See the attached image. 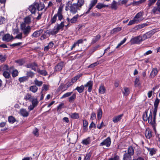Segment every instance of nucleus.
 I'll use <instances>...</instances> for the list:
<instances>
[{
  "label": "nucleus",
  "mask_w": 160,
  "mask_h": 160,
  "mask_svg": "<svg viewBox=\"0 0 160 160\" xmlns=\"http://www.w3.org/2000/svg\"><path fill=\"white\" fill-rule=\"evenodd\" d=\"M99 64V62H95L93 63H92L90 65L88 66V68H93L94 67H95L97 66Z\"/></svg>",
  "instance_id": "obj_57"
},
{
  "label": "nucleus",
  "mask_w": 160,
  "mask_h": 160,
  "mask_svg": "<svg viewBox=\"0 0 160 160\" xmlns=\"http://www.w3.org/2000/svg\"><path fill=\"white\" fill-rule=\"evenodd\" d=\"M108 160H120V159L118 156L115 154L113 158H111Z\"/></svg>",
  "instance_id": "obj_58"
},
{
  "label": "nucleus",
  "mask_w": 160,
  "mask_h": 160,
  "mask_svg": "<svg viewBox=\"0 0 160 160\" xmlns=\"http://www.w3.org/2000/svg\"><path fill=\"white\" fill-rule=\"evenodd\" d=\"M43 32L42 29L37 30L33 33L32 35V38H37Z\"/></svg>",
  "instance_id": "obj_17"
},
{
  "label": "nucleus",
  "mask_w": 160,
  "mask_h": 160,
  "mask_svg": "<svg viewBox=\"0 0 160 160\" xmlns=\"http://www.w3.org/2000/svg\"><path fill=\"white\" fill-rule=\"evenodd\" d=\"M72 93V92H68L64 94H63L62 96L60 98L62 99L63 98H66V97H68L69 96H70Z\"/></svg>",
  "instance_id": "obj_48"
},
{
  "label": "nucleus",
  "mask_w": 160,
  "mask_h": 160,
  "mask_svg": "<svg viewBox=\"0 0 160 160\" xmlns=\"http://www.w3.org/2000/svg\"><path fill=\"white\" fill-rule=\"evenodd\" d=\"M38 5V3L35 2L29 7L28 9L32 14H34L37 10V7Z\"/></svg>",
  "instance_id": "obj_8"
},
{
  "label": "nucleus",
  "mask_w": 160,
  "mask_h": 160,
  "mask_svg": "<svg viewBox=\"0 0 160 160\" xmlns=\"http://www.w3.org/2000/svg\"><path fill=\"white\" fill-rule=\"evenodd\" d=\"M92 153L91 152L87 153L85 157L83 160H90Z\"/></svg>",
  "instance_id": "obj_42"
},
{
  "label": "nucleus",
  "mask_w": 160,
  "mask_h": 160,
  "mask_svg": "<svg viewBox=\"0 0 160 160\" xmlns=\"http://www.w3.org/2000/svg\"><path fill=\"white\" fill-rule=\"evenodd\" d=\"M102 114V109L99 108L98 110L97 118L98 120L101 118Z\"/></svg>",
  "instance_id": "obj_41"
},
{
  "label": "nucleus",
  "mask_w": 160,
  "mask_h": 160,
  "mask_svg": "<svg viewBox=\"0 0 160 160\" xmlns=\"http://www.w3.org/2000/svg\"><path fill=\"white\" fill-rule=\"evenodd\" d=\"M122 92L124 95L127 96L129 93V89L128 88L124 87L123 88V90L122 91Z\"/></svg>",
  "instance_id": "obj_32"
},
{
  "label": "nucleus",
  "mask_w": 160,
  "mask_h": 160,
  "mask_svg": "<svg viewBox=\"0 0 160 160\" xmlns=\"http://www.w3.org/2000/svg\"><path fill=\"white\" fill-rule=\"evenodd\" d=\"M91 142L90 139L89 138H88L82 141V142L83 144L85 145L89 144Z\"/></svg>",
  "instance_id": "obj_45"
},
{
  "label": "nucleus",
  "mask_w": 160,
  "mask_h": 160,
  "mask_svg": "<svg viewBox=\"0 0 160 160\" xmlns=\"http://www.w3.org/2000/svg\"><path fill=\"white\" fill-rule=\"evenodd\" d=\"M86 39L85 38L84 39H80L78 40L76 42L78 44V46H79V44H82L83 43V42L84 41H86Z\"/></svg>",
  "instance_id": "obj_56"
},
{
  "label": "nucleus",
  "mask_w": 160,
  "mask_h": 160,
  "mask_svg": "<svg viewBox=\"0 0 160 160\" xmlns=\"http://www.w3.org/2000/svg\"><path fill=\"white\" fill-rule=\"evenodd\" d=\"M38 90V88L36 85L31 86L29 87V90L33 93L36 92Z\"/></svg>",
  "instance_id": "obj_29"
},
{
  "label": "nucleus",
  "mask_w": 160,
  "mask_h": 160,
  "mask_svg": "<svg viewBox=\"0 0 160 160\" xmlns=\"http://www.w3.org/2000/svg\"><path fill=\"white\" fill-rule=\"evenodd\" d=\"M33 133L36 136H38L39 135L38 130L37 128H35L33 131Z\"/></svg>",
  "instance_id": "obj_62"
},
{
  "label": "nucleus",
  "mask_w": 160,
  "mask_h": 160,
  "mask_svg": "<svg viewBox=\"0 0 160 160\" xmlns=\"http://www.w3.org/2000/svg\"><path fill=\"white\" fill-rule=\"evenodd\" d=\"M32 102V104L35 107H36L38 104V102L37 98H35L32 97V100L30 101Z\"/></svg>",
  "instance_id": "obj_37"
},
{
  "label": "nucleus",
  "mask_w": 160,
  "mask_h": 160,
  "mask_svg": "<svg viewBox=\"0 0 160 160\" xmlns=\"http://www.w3.org/2000/svg\"><path fill=\"white\" fill-rule=\"evenodd\" d=\"M59 89L62 91H64L67 89L66 84L62 83L59 87Z\"/></svg>",
  "instance_id": "obj_36"
},
{
  "label": "nucleus",
  "mask_w": 160,
  "mask_h": 160,
  "mask_svg": "<svg viewBox=\"0 0 160 160\" xmlns=\"http://www.w3.org/2000/svg\"><path fill=\"white\" fill-rule=\"evenodd\" d=\"M6 58V57L5 56H3L1 54H0V61L1 62H4Z\"/></svg>",
  "instance_id": "obj_59"
},
{
  "label": "nucleus",
  "mask_w": 160,
  "mask_h": 160,
  "mask_svg": "<svg viewBox=\"0 0 160 160\" xmlns=\"http://www.w3.org/2000/svg\"><path fill=\"white\" fill-rule=\"evenodd\" d=\"M12 77L14 78L18 75V72L16 69L14 70L12 72Z\"/></svg>",
  "instance_id": "obj_52"
},
{
  "label": "nucleus",
  "mask_w": 160,
  "mask_h": 160,
  "mask_svg": "<svg viewBox=\"0 0 160 160\" xmlns=\"http://www.w3.org/2000/svg\"><path fill=\"white\" fill-rule=\"evenodd\" d=\"M137 20H136L134 18L133 20H130L128 24V25L129 26L133 24L136 23H138V22H137Z\"/></svg>",
  "instance_id": "obj_54"
},
{
  "label": "nucleus",
  "mask_w": 160,
  "mask_h": 160,
  "mask_svg": "<svg viewBox=\"0 0 160 160\" xmlns=\"http://www.w3.org/2000/svg\"><path fill=\"white\" fill-rule=\"evenodd\" d=\"M31 18L29 16L26 17L24 18V23H25L26 24H29L31 22Z\"/></svg>",
  "instance_id": "obj_44"
},
{
  "label": "nucleus",
  "mask_w": 160,
  "mask_h": 160,
  "mask_svg": "<svg viewBox=\"0 0 160 160\" xmlns=\"http://www.w3.org/2000/svg\"><path fill=\"white\" fill-rule=\"evenodd\" d=\"M64 66V63L62 62H61L58 63L54 67V72H56L61 71L62 70Z\"/></svg>",
  "instance_id": "obj_11"
},
{
  "label": "nucleus",
  "mask_w": 160,
  "mask_h": 160,
  "mask_svg": "<svg viewBox=\"0 0 160 160\" xmlns=\"http://www.w3.org/2000/svg\"><path fill=\"white\" fill-rule=\"evenodd\" d=\"M106 91V89L102 84L99 87V92L101 94H104Z\"/></svg>",
  "instance_id": "obj_23"
},
{
  "label": "nucleus",
  "mask_w": 160,
  "mask_h": 160,
  "mask_svg": "<svg viewBox=\"0 0 160 160\" xmlns=\"http://www.w3.org/2000/svg\"><path fill=\"white\" fill-rule=\"evenodd\" d=\"M123 160H132V156L125 153L123 156Z\"/></svg>",
  "instance_id": "obj_39"
},
{
  "label": "nucleus",
  "mask_w": 160,
  "mask_h": 160,
  "mask_svg": "<svg viewBox=\"0 0 160 160\" xmlns=\"http://www.w3.org/2000/svg\"><path fill=\"white\" fill-rule=\"evenodd\" d=\"M20 28L23 33L24 35V37L27 36L30 33L31 30V27L29 25H27L24 23L21 24Z\"/></svg>",
  "instance_id": "obj_4"
},
{
  "label": "nucleus",
  "mask_w": 160,
  "mask_h": 160,
  "mask_svg": "<svg viewBox=\"0 0 160 160\" xmlns=\"http://www.w3.org/2000/svg\"><path fill=\"white\" fill-rule=\"evenodd\" d=\"M3 75L6 78H9L10 77V73L7 71H4L3 73Z\"/></svg>",
  "instance_id": "obj_47"
},
{
  "label": "nucleus",
  "mask_w": 160,
  "mask_h": 160,
  "mask_svg": "<svg viewBox=\"0 0 160 160\" xmlns=\"http://www.w3.org/2000/svg\"><path fill=\"white\" fill-rule=\"evenodd\" d=\"M92 81H90L88 82L85 85H84V87H88V92H91L92 89Z\"/></svg>",
  "instance_id": "obj_16"
},
{
  "label": "nucleus",
  "mask_w": 160,
  "mask_h": 160,
  "mask_svg": "<svg viewBox=\"0 0 160 160\" xmlns=\"http://www.w3.org/2000/svg\"><path fill=\"white\" fill-rule=\"evenodd\" d=\"M121 28L117 27V28H116L113 29L112 30V31H111V32L112 33H117V32H119V31H121Z\"/></svg>",
  "instance_id": "obj_51"
},
{
  "label": "nucleus",
  "mask_w": 160,
  "mask_h": 160,
  "mask_svg": "<svg viewBox=\"0 0 160 160\" xmlns=\"http://www.w3.org/2000/svg\"><path fill=\"white\" fill-rule=\"evenodd\" d=\"M96 128V125L93 122H92L90 124L89 126V129L91 130L92 128Z\"/></svg>",
  "instance_id": "obj_63"
},
{
  "label": "nucleus",
  "mask_w": 160,
  "mask_h": 160,
  "mask_svg": "<svg viewBox=\"0 0 160 160\" xmlns=\"http://www.w3.org/2000/svg\"><path fill=\"white\" fill-rule=\"evenodd\" d=\"M79 17V15L78 14H77L76 15L73 16L71 19V23L72 24L76 23L78 21V19Z\"/></svg>",
  "instance_id": "obj_21"
},
{
  "label": "nucleus",
  "mask_w": 160,
  "mask_h": 160,
  "mask_svg": "<svg viewBox=\"0 0 160 160\" xmlns=\"http://www.w3.org/2000/svg\"><path fill=\"white\" fill-rule=\"evenodd\" d=\"M143 15V12H140L137 13L134 17V18L136 20H137V22L138 23L141 21L142 20V17Z\"/></svg>",
  "instance_id": "obj_10"
},
{
  "label": "nucleus",
  "mask_w": 160,
  "mask_h": 160,
  "mask_svg": "<svg viewBox=\"0 0 160 160\" xmlns=\"http://www.w3.org/2000/svg\"><path fill=\"white\" fill-rule=\"evenodd\" d=\"M120 5V3L119 2H117L114 0L110 4V7L112 10H116L118 9Z\"/></svg>",
  "instance_id": "obj_9"
},
{
  "label": "nucleus",
  "mask_w": 160,
  "mask_h": 160,
  "mask_svg": "<svg viewBox=\"0 0 160 160\" xmlns=\"http://www.w3.org/2000/svg\"><path fill=\"white\" fill-rule=\"evenodd\" d=\"M70 117L72 119H78L79 118V116L78 113L74 112L69 114Z\"/></svg>",
  "instance_id": "obj_28"
},
{
  "label": "nucleus",
  "mask_w": 160,
  "mask_h": 160,
  "mask_svg": "<svg viewBox=\"0 0 160 160\" xmlns=\"http://www.w3.org/2000/svg\"><path fill=\"white\" fill-rule=\"evenodd\" d=\"M15 62L18 63L19 65H23L24 62L22 60H16V61Z\"/></svg>",
  "instance_id": "obj_64"
},
{
  "label": "nucleus",
  "mask_w": 160,
  "mask_h": 160,
  "mask_svg": "<svg viewBox=\"0 0 160 160\" xmlns=\"http://www.w3.org/2000/svg\"><path fill=\"white\" fill-rule=\"evenodd\" d=\"M157 0H149L148 6L149 7L153 5L156 1Z\"/></svg>",
  "instance_id": "obj_53"
},
{
  "label": "nucleus",
  "mask_w": 160,
  "mask_h": 160,
  "mask_svg": "<svg viewBox=\"0 0 160 160\" xmlns=\"http://www.w3.org/2000/svg\"><path fill=\"white\" fill-rule=\"evenodd\" d=\"M48 36H47V33L46 32H45L41 37V39L42 40H43L48 38Z\"/></svg>",
  "instance_id": "obj_61"
},
{
  "label": "nucleus",
  "mask_w": 160,
  "mask_h": 160,
  "mask_svg": "<svg viewBox=\"0 0 160 160\" xmlns=\"http://www.w3.org/2000/svg\"><path fill=\"white\" fill-rule=\"evenodd\" d=\"M123 116V114H121L118 116L114 117L112 119V121L115 123L120 121L121 119Z\"/></svg>",
  "instance_id": "obj_18"
},
{
  "label": "nucleus",
  "mask_w": 160,
  "mask_h": 160,
  "mask_svg": "<svg viewBox=\"0 0 160 160\" xmlns=\"http://www.w3.org/2000/svg\"><path fill=\"white\" fill-rule=\"evenodd\" d=\"M20 112L21 115L24 117H27L29 114V111H28L24 108L20 109Z\"/></svg>",
  "instance_id": "obj_15"
},
{
  "label": "nucleus",
  "mask_w": 160,
  "mask_h": 160,
  "mask_svg": "<svg viewBox=\"0 0 160 160\" xmlns=\"http://www.w3.org/2000/svg\"><path fill=\"white\" fill-rule=\"evenodd\" d=\"M37 71L38 73L44 76H46L48 74L47 72L45 70H41L38 68Z\"/></svg>",
  "instance_id": "obj_25"
},
{
  "label": "nucleus",
  "mask_w": 160,
  "mask_h": 160,
  "mask_svg": "<svg viewBox=\"0 0 160 160\" xmlns=\"http://www.w3.org/2000/svg\"><path fill=\"white\" fill-rule=\"evenodd\" d=\"M146 114L143 115V119L144 121L148 120L149 123H150L152 126H154L155 123L156 118L154 117H152V113L150 111L149 116L147 114L148 112L146 111Z\"/></svg>",
  "instance_id": "obj_3"
},
{
  "label": "nucleus",
  "mask_w": 160,
  "mask_h": 160,
  "mask_svg": "<svg viewBox=\"0 0 160 160\" xmlns=\"http://www.w3.org/2000/svg\"><path fill=\"white\" fill-rule=\"evenodd\" d=\"M28 80V76H25L19 78L18 81L20 82H24Z\"/></svg>",
  "instance_id": "obj_31"
},
{
  "label": "nucleus",
  "mask_w": 160,
  "mask_h": 160,
  "mask_svg": "<svg viewBox=\"0 0 160 160\" xmlns=\"http://www.w3.org/2000/svg\"><path fill=\"white\" fill-rule=\"evenodd\" d=\"M81 9L76 3L72 4L70 1L68 2L66 4L65 6V9L66 10L68 9L70 10L71 13L73 14H75L78 12V11H80Z\"/></svg>",
  "instance_id": "obj_1"
},
{
  "label": "nucleus",
  "mask_w": 160,
  "mask_h": 160,
  "mask_svg": "<svg viewBox=\"0 0 160 160\" xmlns=\"http://www.w3.org/2000/svg\"><path fill=\"white\" fill-rule=\"evenodd\" d=\"M152 12L154 15L159 14L158 7H154L152 10Z\"/></svg>",
  "instance_id": "obj_26"
},
{
  "label": "nucleus",
  "mask_w": 160,
  "mask_h": 160,
  "mask_svg": "<svg viewBox=\"0 0 160 160\" xmlns=\"http://www.w3.org/2000/svg\"><path fill=\"white\" fill-rule=\"evenodd\" d=\"M108 5H105L101 3H98L96 5V7L98 9H101L103 8L108 7Z\"/></svg>",
  "instance_id": "obj_34"
},
{
  "label": "nucleus",
  "mask_w": 160,
  "mask_h": 160,
  "mask_svg": "<svg viewBox=\"0 0 160 160\" xmlns=\"http://www.w3.org/2000/svg\"><path fill=\"white\" fill-rule=\"evenodd\" d=\"M49 86L46 85L44 84L43 85V87H42V91H47L48 90Z\"/></svg>",
  "instance_id": "obj_55"
},
{
  "label": "nucleus",
  "mask_w": 160,
  "mask_h": 160,
  "mask_svg": "<svg viewBox=\"0 0 160 160\" xmlns=\"http://www.w3.org/2000/svg\"><path fill=\"white\" fill-rule=\"evenodd\" d=\"M0 70L1 71H7L9 70L8 67L7 65H2L0 68Z\"/></svg>",
  "instance_id": "obj_35"
},
{
  "label": "nucleus",
  "mask_w": 160,
  "mask_h": 160,
  "mask_svg": "<svg viewBox=\"0 0 160 160\" xmlns=\"http://www.w3.org/2000/svg\"><path fill=\"white\" fill-rule=\"evenodd\" d=\"M64 26V21L61 22L60 24H57L54 26L53 30L50 32V33L52 35L57 34L60 30H62L63 29Z\"/></svg>",
  "instance_id": "obj_5"
},
{
  "label": "nucleus",
  "mask_w": 160,
  "mask_h": 160,
  "mask_svg": "<svg viewBox=\"0 0 160 160\" xmlns=\"http://www.w3.org/2000/svg\"><path fill=\"white\" fill-rule=\"evenodd\" d=\"M63 6L64 5L62 4L60 5L58 8L57 13L55 14L51 18L50 22L51 24L54 23L56 22L57 17H58V20L60 21L64 19L62 15V10Z\"/></svg>",
  "instance_id": "obj_2"
},
{
  "label": "nucleus",
  "mask_w": 160,
  "mask_h": 160,
  "mask_svg": "<svg viewBox=\"0 0 160 160\" xmlns=\"http://www.w3.org/2000/svg\"><path fill=\"white\" fill-rule=\"evenodd\" d=\"M158 72V71L157 68H153L150 74V77L153 78L157 74Z\"/></svg>",
  "instance_id": "obj_22"
},
{
  "label": "nucleus",
  "mask_w": 160,
  "mask_h": 160,
  "mask_svg": "<svg viewBox=\"0 0 160 160\" xmlns=\"http://www.w3.org/2000/svg\"><path fill=\"white\" fill-rule=\"evenodd\" d=\"M85 3V0H77V2L76 3L81 8Z\"/></svg>",
  "instance_id": "obj_33"
},
{
  "label": "nucleus",
  "mask_w": 160,
  "mask_h": 160,
  "mask_svg": "<svg viewBox=\"0 0 160 160\" xmlns=\"http://www.w3.org/2000/svg\"><path fill=\"white\" fill-rule=\"evenodd\" d=\"M111 143V138L109 137H108L100 144L99 146H105L106 147H108L110 145Z\"/></svg>",
  "instance_id": "obj_6"
},
{
  "label": "nucleus",
  "mask_w": 160,
  "mask_h": 160,
  "mask_svg": "<svg viewBox=\"0 0 160 160\" xmlns=\"http://www.w3.org/2000/svg\"><path fill=\"white\" fill-rule=\"evenodd\" d=\"M84 88V86L83 85H82L80 87H77L75 88V90H77L79 93H81L83 92Z\"/></svg>",
  "instance_id": "obj_38"
},
{
  "label": "nucleus",
  "mask_w": 160,
  "mask_h": 160,
  "mask_svg": "<svg viewBox=\"0 0 160 160\" xmlns=\"http://www.w3.org/2000/svg\"><path fill=\"white\" fill-rule=\"evenodd\" d=\"M101 38V36L99 34H98L95 36L92 39V43L94 44L98 41Z\"/></svg>",
  "instance_id": "obj_30"
},
{
  "label": "nucleus",
  "mask_w": 160,
  "mask_h": 160,
  "mask_svg": "<svg viewBox=\"0 0 160 160\" xmlns=\"http://www.w3.org/2000/svg\"><path fill=\"white\" fill-rule=\"evenodd\" d=\"M97 0H92L89 5V7L91 8H93L97 3Z\"/></svg>",
  "instance_id": "obj_50"
},
{
  "label": "nucleus",
  "mask_w": 160,
  "mask_h": 160,
  "mask_svg": "<svg viewBox=\"0 0 160 160\" xmlns=\"http://www.w3.org/2000/svg\"><path fill=\"white\" fill-rule=\"evenodd\" d=\"M8 121L10 123H13L15 122L16 119L13 117L11 116L8 117Z\"/></svg>",
  "instance_id": "obj_49"
},
{
  "label": "nucleus",
  "mask_w": 160,
  "mask_h": 160,
  "mask_svg": "<svg viewBox=\"0 0 160 160\" xmlns=\"http://www.w3.org/2000/svg\"><path fill=\"white\" fill-rule=\"evenodd\" d=\"M26 74L27 75V76H28V78L29 77L32 78L34 76L35 73L32 71H30L27 72Z\"/></svg>",
  "instance_id": "obj_46"
},
{
  "label": "nucleus",
  "mask_w": 160,
  "mask_h": 160,
  "mask_svg": "<svg viewBox=\"0 0 160 160\" xmlns=\"http://www.w3.org/2000/svg\"><path fill=\"white\" fill-rule=\"evenodd\" d=\"M13 37L12 36L10 35L9 34H7L4 35L2 38L3 41L9 42L12 40L13 39Z\"/></svg>",
  "instance_id": "obj_12"
},
{
  "label": "nucleus",
  "mask_w": 160,
  "mask_h": 160,
  "mask_svg": "<svg viewBox=\"0 0 160 160\" xmlns=\"http://www.w3.org/2000/svg\"><path fill=\"white\" fill-rule=\"evenodd\" d=\"M38 5L37 7V9L38 11H42L44 8V5L43 3H38Z\"/></svg>",
  "instance_id": "obj_43"
},
{
  "label": "nucleus",
  "mask_w": 160,
  "mask_h": 160,
  "mask_svg": "<svg viewBox=\"0 0 160 160\" xmlns=\"http://www.w3.org/2000/svg\"><path fill=\"white\" fill-rule=\"evenodd\" d=\"M159 102V100L158 98H157L154 102V107L158 108Z\"/></svg>",
  "instance_id": "obj_60"
},
{
  "label": "nucleus",
  "mask_w": 160,
  "mask_h": 160,
  "mask_svg": "<svg viewBox=\"0 0 160 160\" xmlns=\"http://www.w3.org/2000/svg\"><path fill=\"white\" fill-rule=\"evenodd\" d=\"M34 82L35 85L38 87H41L43 84V82L42 81H39L37 78L35 79L34 81Z\"/></svg>",
  "instance_id": "obj_24"
},
{
  "label": "nucleus",
  "mask_w": 160,
  "mask_h": 160,
  "mask_svg": "<svg viewBox=\"0 0 160 160\" xmlns=\"http://www.w3.org/2000/svg\"><path fill=\"white\" fill-rule=\"evenodd\" d=\"M145 134L147 138L150 139L152 136L151 130L149 129H147L146 130Z\"/></svg>",
  "instance_id": "obj_19"
},
{
  "label": "nucleus",
  "mask_w": 160,
  "mask_h": 160,
  "mask_svg": "<svg viewBox=\"0 0 160 160\" xmlns=\"http://www.w3.org/2000/svg\"><path fill=\"white\" fill-rule=\"evenodd\" d=\"M32 98V96L29 93H27L25 95L24 99L26 101L29 100V101H30Z\"/></svg>",
  "instance_id": "obj_27"
},
{
  "label": "nucleus",
  "mask_w": 160,
  "mask_h": 160,
  "mask_svg": "<svg viewBox=\"0 0 160 160\" xmlns=\"http://www.w3.org/2000/svg\"><path fill=\"white\" fill-rule=\"evenodd\" d=\"M76 98V94L74 93L68 98V101L70 102H73Z\"/></svg>",
  "instance_id": "obj_40"
},
{
  "label": "nucleus",
  "mask_w": 160,
  "mask_h": 160,
  "mask_svg": "<svg viewBox=\"0 0 160 160\" xmlns=\"http://www.w3.org/2000/svg\"><path fill=\"white\" fill-rule=\"evenodd\" d=\"M145 148L149 152V154L151 156L156 153L157 149L155 148H150L147 147H145Z\"/></svg>",
  "instance_id": "obj_14"
},
{
  "label": "nucleus",
  "mask_w": 160,
  "mask_h": 160,
  "mask_svg": "<svg viewBox=\"0 0 160 160\" xmlns=\"http://www.w3.org/2000/svg\"><path fill=\"white\" fill-rule=\"evenodd\" d=\"M38 67V65L35 62H33L28 64L26 66L27 68H30L35 71H37L36 67Z\"/></svg>",
  "instance_id": "obj_13"
},
{
  "label": "nucleus",
  "mask_w": 160,
  "mask_h": 160,
  "mask_svg": "<svg viewBox=\"0 0 160 160\" xmlns=\"http://www.w3.org/2000/svg\"><path fill=\"white\" fill-rule=\"evenodd\" d=\"M142 37L139 36L132 38L130 41L132 44H139L142 41Z\"/></svg>",
  "instance_id": "obj_7"
},
{
  "label": "nucleus",
  "mask_w": 160,
  "mask_h": 160,
  "mask_svg": "<svg viewBox=\"0 0 160 160\" xmlns=\"http://www.w3.org/2000/svg\"><path fill=\"white\" fill-rule=\"evenodd\" d=\"M125 153L132 156L134 154V150L133 148L132 147H129L128 148V152Z\"/></svg>",
  "instance_id": "obj_20"
}]
</instances>
